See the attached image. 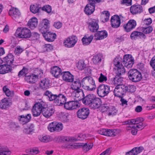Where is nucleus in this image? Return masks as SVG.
<instances>
[{
	"label": "nucleus",
	"mask_w": 155,
	"mask_h": 155,
	"mask_svg": "<svg viewBox=\"0 0 155 155\" xmlns=\"http://www.w3.org/2000/svg\"><path fill=\"white\" fill-rule=\"evenodd\" d=\"M134 58L130 54H125L123 57V63L124 65L123 66L122 63L118 58H115L114 60V64L116 67L115 68L117 70L116 75L113 78L114 83L116 86L124 85L122 84L123 80V78L121 76L124 74L126 70L124 67L129 69L132 68L134 63Z\"/></svg>",
	"instance_id": "obj_1"
},
{
	"label": "nucleus",
	"mask_w": 155,
	"mask_h": 155,
	"mask_svg": "<svg viewBox=\"0 0 155 155\" xmlns=\"http://www.w3.org/2000/svg\"><path fill=\"white\" fill-rule=\"evenodd\" d=\"M82 87L84 90L92 91L96 88L95 81L93 78L90 76H86L81 81Z\"/></svg>",
	"instance_id": "obj_2"
},
{
	"label": "nucleus",
	"mask_w": 155,
	"mask_h": 155,
	"mask_svg": "<svg viewBox=\"0 0 155 155\" xmlns=\"http://www.w3.org/2000/svg\"><path fill=\"white\" fill-rule=\"evenodd\" d=\"M128 75L129 80L134 82H139L142 78L141 72L135 69H130L128 72Z\"/></svg>",
	"instance_id": "obj_3"
},
{
	"label": "nucleus",
	"mask_w": 155,
	"mask_h": 155,
	"mask_svg": "<svg viewBox=\"0 0 155 155\" xmlns=\"http://www.w3.org/2000/svg\"><path fill=\"white\" fill-rule=\"evenodd\" d=\"M88 3L85 6L84 11L85 14L89 15L92 14L95 9L96 3L104 2V0H88Z\"/></svg>",
	"instance_id": "obj_4"
},
{
	"label": "nucleus",
	"mask_w": 155,
	"mask_h": 155,
	"mask_svg": "<svg viewBox=\"0 0 155 155\" xmlns=\"http://www.w3.org/2000/svg\"><path fill=\"white\" fill-rule=\"evenodd\" d=\"M110 91L109 86L104 84L100 85L97 87V93L100 97H103L107 96Z\"/></svg>",
	"instance_id": "obj_5"
},
{
	"label": "nucleus",
	"mask_w": 155,
	"mask_h": 155,
	"mask_svg": "<svg viewBox=\"0 0 155 155\" xmlns=\"http://www.w3.org/2000/svg\"><path fill=\"white\" fill-rule=\"evenodd\" d=\"M15 34L16 36L19 38H29L31 36L30 30L26 28H24L22 29L21 28H18Z\"/></svg>",
	"instance_id": "obj_6"
},
{
	"label": "nucleus",
	"mask_w": 155,
	"mask_h": 155,
	"mask_svg": "<svg viewBox=\"0 0 155 155\" xmlns=\"http://www.w3.org/2000/svg\"><path fill=\"white\" fill-rule=\"evenodd\" d=\"M43 104L41 102L35 103L31 111L33 116L34 117H37L40 115L42 113L43 109Z\"/></svg>",
	"instance_id": "obj_7"
},
{
	"label": "nucleus",
	"mask_w": 155,
	"mask_h": 155,
	"mask_svg": "<svg viewBox=\"0 0 155 155\" xmlns=\"http://www.w3.org/2000/svg\"><path fill=\"white\" fill-rule=\"evenodd\" d=\"M78 41L77 37L72 36H70L65 40L63 42L64 45L65 47L71 48L74 46Z\"/></svg>",
	"instance_id": "obj_8"
},
{
	"label": "nucleus",
	"mask_w": 155,
	"mask_h": 155,
	"mask_svg": "<svg viewBox=\"0 0 155 155\" xmlns=\"http://www.w3.org/2000/svg\"><path fill=\"white\" fill-rule=\"evenodd\" d=\"M123 18L121 15L119 16L115 15L112 16L111 18V26L114 28H117L120 26V20Z\"/></svg>",
	"instance_id": "obj_9"
},
{
	"label": "nucleus",
	"mask_w": 155,
	"mask_h": 155,
	"mask_svg": "<svg viewBox=\"0 0 155 155\" xmlns=\"http://www.w3.org/2000/svg\"><path fill=\"white\" fill-rule=\"evenodd\" d=\"M90 113V110L87 108L83 107L79 109L77 112L78 117L82 120L87 118Z\"/></svg>",
	"instance_id": "obj_10"
},
{
	"label": "nucleus",
	"mask_w": 155,
	"mask_h": 155,
	"mask_svg": "<svg viewBox=\"0 0 155 155\" xmlns=\"http://www.w3.org/2000/svg\"><path fill=\"white\" fill-rule=\"evenodd\" d=\"M64 107L69 110H71L78 108L80 106V104L78 102L75 101H70L66 102L64 104Z\"/></svg>",
	"instance_id": "obj_11"
},
{
	"label": "nucleus",
	"mask_w": 155,
	"mask_h": 155,
	"mask_svg": "<svg viewBox=\"0 0 155 155\" xmlns=\"http://www.w3.org/2000/svg\"><path fill=\"white\" fill-rule=\"evenodd\" d=\"M88 24V28L91 32H96L99 29V26L98 21L95 19H90Z\"/></svg>",
	"instance_id": "obj_12"
},
{
	"label": "nucleus",
	"mask_w": 155,
	"mask_h": 155,
	"mask_svg": "<svg viewBox=\"0 0 155 155\" xmlns=\"http://www.w3.org/2000/svg\"><path fill=\"white\" fill-rule=\"evenodd\" d=\"M45 40L48 42H52L56 38V35L55 33L48 32V30H46L44 32L41 33Z\"/></svg>",
	"instance_id": "obj_13"
},
{
	"label": "nucleus",
	"mask_w": 155,
	"mask_h": 155,
	"mask_svg": "<svg viewBox=\"0 0 155 155\" xmlns=\"http://www.w3.org/2000/svg\"><path fill=\"white\" fill-rule=\"evenodd\" d=\"M67 100L65 96L62 94H58L56 100L54 101V104L56 106L62 105L65 104Z\"/></svg>",
	"instance_id": "obj_14"
},
{
	"label": "nucleus",
	"mask_w": 155,
	"mask_h": 155,
	"mask_svg": "<svg viewBox=\"0 0 155 155\" xmlns=\"http://www.w3.org/2000/svg\"><path fill=\"white\" fill-rule=\"evenodd\" d=\"M137 25V22L134 19L129 20L126 24L123 26L125 31L127 32H129L134 29Z\"/></svg>",
	"instance_id": "obj_15"
},
{
	"label": "nucleus",
	"mask_w": 155,
	"mask_h": 155,
	"mask_svg": "<svg viewBox=\"0 0 155 155\" xmlns=\"http://www.w3.org/2000/svg\"><path fill=\"white\" fill-rule=\"evenodd\" d=\"M125 87L124 85L116 86L114 91V96L118 97H121L125 93Z\"/></svg>",
	"instance_id": "obj_16"
},
{
	"label": "nucleus",
	"mask_w": 155,
	"mask_h": 155,
	"mask_svg": "<svg viewBox=\"0 0 155 155\" xmlns=\"http://www.w3.org/2000/svg\"><path fill=\"white\" fill-rule=\"evenodd\" d=\"M14 56L12 54H9L6 56L5 57V62L7 64L10 65L12 68L17 66L18 63V62L15 61L14 59Z\"/></svg>",
	"instance_id": "obj_17"
},
{
	"label": "nucleus",
	"mask_w": 155,
	"mask_h": 155,
	"mask_svg": "<svg viewBox=\"0 0 155 155\" xmlns=\"http://www.w3.org/2000/svg\"><path fill=\"white\" fill-rule=\"evenodd\" d=\"M9 14L12 16V18L16 21L21 17V13L18 9L12 7L9 11Z\"/></svg>",
	"instance_id": "obj_18"
},
{
	"label": "nucleus",
	"mask_w": 155,
	"mask_h": 155,
	"mask_svg": "<svg viewBox=\"0 0 155 155\" xmlns=\"http://www.w3.org/2000/svg\"><path fill=\"white\" fill-rule=\"evenodd\" d=\"M130 38L132 40H136L138 38L145 39L146 36L143 32L134 31H133L130 35Z\"/></svg>",
	"instance_id": "obj_19"
},
{
	"label": "nucleus",
	"mask_w": 155,
	"mask_h": 155,
	"mask_svg": "<svg viewBox=\"0 0 155 155\" xmlns=\"http://www.w3.org/2000/svg\"><path fill=\"white\" fill-rule=\"evenodd\" d=\"M98 133L100 134L108 136H116L115 131L114 130L101 129L98 131Z\"/></svg>",
	"instance_id": "obj_20"
},
{
	"label": "nucleus",
	"mask_w": 155,
	"mask_h": 155,
	"mask_svg": "<svg viewBox=\"0 0 155 155\" xmlns=\"http://www.w3.org/2000/svg\"><path fill=\"white\" fill-rule=\"evenodd\" d=\"M143 11V7L140 5H134L130 8V12L133 15L140 14Z\"/></svg>",
	"instance_id": "obj_21"
},
{
	"label": "nucleus",
	"mask_w": 155,
	"mask_h": 155,
	"mask_svg": "<svg viewBox=\"0 0 155 155\" xmlns=\"http://www.w3.org/2000/svg\"><path fill=\"white\" fill-rule=\"evenodd\" d=\"M54 112L53 107H48L45 108L43 107L42 111V114L45 117L48 118L51 117Z\"/></svg>",
	"instance_id": "obj_22"
},
{
	"label": "nucleus",
	"mask_w": 155,
	"mask_h": 155,
	"mask_svg": "<svg viewBox=\"0 0 155 155\" xmlns=\"http://www.w3.org/2000/svg\"><path fill=\"white\" fill-rule=\"evenodd\" d=\"M62 75V79L65 81L71 82L74 81V76L69 71H63Z\"/></svg>",
	"instance_id": "obj_23"
},
{
	"label": "nucleus",
	"mask_w": 155,
	"mask_h": 155,
	"mask_svg": "<svg viewBox=\"0 0 155 155\" xmlns=\"http://www.w3.org/2000/svg\"><path fill=\"white\" fill-rule=\"evenodd\" d=\"M96 97L93 94H89L84 97L83 103L84 104L89 106Z\"/></svg>",
	"instance_id": "obj_24"
},
{
	"label": "nucleus",
	"mask_w": 155,
	"mask_h": 155,
	"mask_svg": "<svg viewBox=\"0 0 155 155\" xmlns=\"http://www.w3.org/2000/svg\"><path fill=\"white\" fill-rule=\"evenodd\" d=\"M31 118V114H28L25 116L21 115L18 117V119L20 123L22 125L25 124L30 121Z\"/></svg>",
	"instance_id": "obj_25"
},
{
	"label": "nucleus",
	"mask_w": 155,
	"mask_h": 155,
	"mask_svg": "<svg viewBox=\"0 0 155 155\" xmlns=\"http://www.w3.org/2000/svg\"><path fill=\"white\" fill-rule=\"evenodd\" d=\"M12 66L7 64L1 65L0 66V74H4L11 72Z\"/></svg>",
	"instance_id": "obj_26"
},
{
	"label": "nucleus",
	"mask_w": 155,
	"mask_h": 155,
	"mask_svg": "<svg viewBox=\"0 0 155 155\" xmlns=\"http://www.w3.org/2000/svg\"><path fill=\"white\" fill-rule=\"evenodd\" d=\"M107 32L105 30H103L97 31L95 34L94 36L95 39L97 40H100L106 38L107 36Z\"/></svg>",
	"instance_id": "obj_27"
},
{
	"label": "nucleus",
	"mask_w": 155,
	"mask_h": 155,
	"mask_svg": "<svg viewBox=\"0 0 155 155\" xmlns=\"http://www.w3.org/2000/svg\"><path fill=\"white\" fill-rule=\"evenodd\" d=\"M51 72L54 77L58 78L62 74L61 69L57 66H54L51 68Z\"/></svg>",
	"instance_id": "obj_28"
},
{
	"label": "nucleus",
	"mask_w": 155,
	"mask_h": 155,
	"mask_svg": "<svg viewBox=\"0 0 155 155\" xmlns=\"http://www.w3.org/2000/svg\"><path fill=\"white\" fill-rule=\"evenodd\" d=\"M101 103V99L96 97L90 104L89 106L94 109L98 108L100 107Z\"/></svg>",
	"instance_id": "obj_29"
},
{
	"label": "nucleus",
	"mask_w": 155,
	"mask_h": 155,
	"mask_svg": "<svg viewBox=\"0 0 155 155\" xmlns=\"http://www.w3.org/2000/svg\"><path fill=\"white\" fill-rule=\"evenodd\" d=\"M74 92L75 94V97L76 101H80L83 100L84 97V94L82 89H79L74 91Z\"/></svg>",
	"instance_id": "obj_30"
},
{
	"label": "nucleus",
	"mask_w": 155,
	"mask_h": 155,
	"mask_svg": "<svg viewBox=\"0 0 155 155\" xmlns=\"http://www.w3.org/2000/svg\"><path fill=\"white\" fill-rule=\"evenodd\" d=\"M143 148V147H135L131 150L126 153V155H137L142 151Z\"/></svg>",
	"instance_id": "obj_31"
},
{
	"label": "nucleus",
	"mask_w": 155,
	"mask_h": 155,
	"mask_svg": "<svg viewBox=\"0 0 155 155\" xmlns=\"http://www.w3.org/2000/svg\"><path fill=\"white\" fill-rule=\"evenodd\" d=\"M40 88L43 90L48 89L50 86L49 80L48 79L45 78L40 82Z\"/></svg>",
	"instance_id": "obj_32"
},
{
	"label": "nucleus",
	"mask_w": 155,
	"mask_h": 155,
	"mask_svg": "<svg viewBox=\"0 0 155 155\" xmlns=\"http://www.w3.org/2000/svg\"><path fill=\"white\" fill-rule=\"evenodd\" d=\"M38 22L37 18L35 17H33L29 19L27 25L31 29H33L36 27L38 25Z\"/></svg>",
	"instance_id": "obj_33"
},
{
	"label": "nucleus",
	"mask_w": 155,
	"mask_h": 155,
	"mask_svg": "<svg viewBox=\"0 0 155 155\" xmlns=\"http://www.w3.org/2000/svg\"><path fill=\"white\" fill-rule=\"evenodd\" d=\"M49 21L47 19H44L43 20L41 25L42 26L40 28V31L41 32H44L46 30H48V29L49 27Z\"/></svg>",
	"instance_id": "obj_34"
},
{
	"label": "nucleus",
	"mask_w": 155,
	"mask_h": 155,
	"mask_svg": "<svg viewBox=\"0 0 155 155\" xmlns=\"http://www.w3.org/2000/svg\"><path fill=\"white\" fill-rule=\"evenodd\" d=\"M11 104V103L7 99L5 98L0 102V107L2 109H5L8 108Z\"/></svg>",
	"instance_id": "obj_35"
},
{
	"label": "nucleus",
	"mask_w": 155,
	"mask_h": 155,
	"mask_svg": "<svg viewBox=\"0 0 155 155\" xmlns=\"http://www.w3.org/2000/svg\"><path fill=\"white\" fill-rule=\"evenodd\" d=\"M44 95L46 96L48 98V100L50 101L56 100L57 97V95L54 94L52 92L48 90L46 91L44 93Z\"/></svg>",
	"instance_id": "obj_36"
},
{
	"label": "nucleus",
	"mask_w": 155,
	"mask_h": 155,
	"mask_svg": "<svg viewBox=\"0 0 155 155\" xmlns=\"http://www.w3.org/2000/svg\"><path fill=\"white\" fill-rule=\"evenodd\" d=\"M82 85V83L79 79H76L72 82V85L71 86V89L74 90L81 89L80 88Z\"/></svg>",
	"instance_id": "obj_37"
},
{
	"label": "nucleus",
	"mask_w": 155,
	"mask_h": 155,
	"mask_svg": "<svg viewBox=\"0 0 155 155\" xmlns=\"http://www.w3.org/2000/svg\"><path fill=\"white\" fill-rule=\"evenodd\" d=\"M93 38V36L91 35L87 37L85 35L82 39L83 45L85 46L89 45L92 40Z\"/></svg>",
	"instance_id": "obj_38"
},
{
	"label": "nucleus",
	"mask_w": 155,
	"mask_h": 155,
	"mask_svg": "<svg viewBox=\"0 0 155 155\" xmlns=\"http://www.w3.org/2000/svg\"><path fill=\"white\" fill-rule=\"evenodd\" d=\"M38 76L35 74L27 76L26 77L27 81L29 83H35L38 79Z\"/></svg>",
	"instance_id": "obj_39"
},
{
	"label": "nucleus",
	"mask_w": 155,
	"mask_h": 155,
	"mask_svg": "<svg viewBox=\"0 0 155 155\" xmlns=\"http://www.w3.org/2000/svg\"><path fill=\"white\" fill-rule=\"evenodd\" d=\"M11 153L7 147L0 146V155H10Z\"/></svg>",
	"instance_id": "obj_40"
},
{
	"label": "nucleus",
	"mask_w": 155,
	"mask_h": 155,
	"mask_svg": "<svg viewBox=\"0 0 155 155\" xmlns=\"http://www.w3.org/2000/svg\"><path fill=\"white\" fill-rule=\"evenodd\" d=\"M102 58V55L101 54H99L94 56L92 60L94 63L97 64L101 62Z\"/></svg>",
	"instance_id": "obj_41"
},
{
	"label": "nucleus",
	"mask_w": 155,
	"mask_h": 155,
	"mask_svg": "<svg viewBox=\"0 0 155 155\" xmlns=\"http://www.w3.org/2000/svg\"><path fill=\"white\" fill-rule=\"evenodd\" d=\"M30 9L31 12L32 13L35 14L40 12L39 10L41 9V7L39 6L38 5L35 4L31 5L30 6Z\"/></svg>",
	"instance_id": "obj_42"
},
{
	"label": "nucleus",
	"mask_w": 155,
	"mask_h": 155,
	"mask_svg": "<svg viewBox=\"0 0 155 155\" xmlns=\"http://www.w3.org/2000/svg\"><path fill=\"white\" fill-rule=\"evenodd\" d=\"M93 145V143H85V144L81 143L78 146L81 147L83 149L86 151H88L92 147Z\"/></svg>",
	"instance_id": "obj_43"
},
{
	"label": "nucleus",
	"mask_w": 155,
	"mask_h": 155,
	"mask_svg": "<svg viewBox=\"0 0 155 155\" xmlns=\"http://www.w3.org/2000/svg\"><path fill=\"white\" fill-rule=\"evenodd\" d=\"M117 112V110L114 107H110L106 112V114L108 116H114L115 115Z\"/></svg>",
	"instance_id": "obj_44"
},
{
	"label": "nucleus",
	"mask_w": 155,
	"mask_h": 155,
	"mask_svg": "<svg viewBox=\"0 0 155 155\" xmlns=\"http://www.w3.org/2000/svg\"><path fill=\"white\" fill-rule=\"evenodd\" d=\"M125 91L126 93L127 92H133L135 91V87L134 85H129L126 86L124 85Z\"/></svg>",
	"instance_id": "obj_45"
},
{
	"label": "nucleus",
	"mask_w": 155,
	"mask_h": 155,
	"mask_svg": "<svg viewBox=\"0 0 155 155\" xmlns=\"http://www.w3.org/2000/svg\"><path fill=\"white\" fill-rule=\"evenodd\" d=\"M61 140L65 142H69L76 141L77 140H80V138L75 139L74 137H70L64 136L61 137Z\"/></svg>",
	"instance_id": "obj_46"
},
{
	"label": "nucleus",
	"mask_w": 155,
	"mask_h": 155,
	"mask_svg": "<svg viewBox=\"0 0 155 155\" xmlns=\"http://www.w3.org/2000/svg\"><path fill=\"white\" fill-rule=\"evenodd\" d=\"M34 124H31L28 127L25 128L23 131L26 134H30L34 130Z\"/></svg>",
	"instance_id": "obj_47"
},
{
	"label": "nucleus",
	"mask_w": 155,
	"mask_h": 155,
	"mask_svg": "<svg viewBox=\"0 0 155 155\" xmlns=\"http://www.w3.org/2000/svg\"><path fill=\"white\" fill-rule=\"evenodd\" d=\"M86 65L85 64L84 61H78L77 67L78 69L81 70H83L86 67Z\"/></svg>",
	"instance_id": "obj_48"
},
{
	"label": "nucleus",
	"mask_w": 155,
	"mask_h": 155,
	"mask_svg": "<svg viewBox=\"0 0 155 155\" xmlns=\"http://www.w3.org/2000/svg\"><path fill=\"white\" fill-rule=\"evenodd\" d=\"M42 11H44L48 13H50L52 10L51 7L49 5H46L42 7L41 8Z\"/></svg>",
	"instance_id": "obj_49"
},
{
	"label": "nucleus",
	"mask_w": 155,
	"mask_h": 155,
	"mask_svg": "<svg viewBox=\"0 0 155 155\" xmlns=\"http://www.w3.org/2000/svg\"><path fill=\"white\" fill-rule=\"evenodd\" d=\"M26 152L27 153H30V154H36L39 152V150L37 148L34 147L29 150H27Z\"/></svg>",
	"instance_id": "obj_50"
},
{
	"label": "nucleus",
	"mask_w": 155,
	"mask_h": 155,
	"mask_svg": "<svg viewBox=\"0 0 155 155\" xmlns=\"http://www.w3.org/2000/svg\"><path fill=\"white\" fill-rule=\"evenodd\" d=\"M38 138L40 141L43 142H48L50 140L49 136L47 135L44 136H40L38 137Z\"/></svg>",
	"instance_id": "obj_51"
},
{
	"label": "nucleus",
	"mask_w": 155,
	"mask_h": 155,
	"mask_svg": "<svg viewBox=\"0 0 155 155\" xmlns=\"http://www.w3.org/2000/svg\"><path fill=\"white\" fill-rule=\"evenodd\" d=\"M55 123L54 122H52L50 123L48 127V130L51 132H53L55 130Z\"/></svg>",
	"instance_id": "obj_52"
},
{
	"label": "nucleus",
	"mask_w": 155,
	"mask_h": 155,
	"mask_svg": "<svg viewBox=\"0 0 155 155\" xmlns=\"http://www.w3.org/2000/svg\"><path fill=\"white\" fill-rule=\"evenodd\" d=\"M55 127L56 131L58 132L62 130L63 128V125L61 123L55 122Z\"/></svg>",
	"instance_id": "obj_53"
},
{
	"label": "nucleus",
	"mask_w": 155,
	"mask_h": 155,
	"mask_svg": "<svg viewBox=\"0 0 155 155\" xmlns=\"http://www.w3.org/2000/svg\"><path fill=\"white\" fill-rule=\"evenodd\" d=\"M3 90L7 96H12L13 95V94L11 92L8 88H6V86H4L3 87Z\"/></svg>",
	"instance_id": "obj_54"
},
{
	"label": "nucleus",
	"mask_w": 155,
	"mask_h": 155,
	"mask_svg": "<svg viewBox=\"0 0 155 155\" xmlns=\"http://www.w3.org/2000/svg\"><path fill=\"white\" fill-rule=\"evenodd\" d=\"M153 28L151 26H149L143 28V32L145 34H149L153 30Z\"/></svg>",
	"instance_id": "obj_55"
},
{
	"label": "nucleus",
	"mask_w": 155,
	"mask_h": 155,
	"mask_svg": "<svg viewBox=\"0 0 155 155\" xmlns=\"http://www.w3.org/2000/svg\"><path fill=\"white\" fill-rule=\"evenodd\" d=\"M103 15H104V21H107L109 18L110 13L108 11H104L102 12Z\"/></svg>",
	"instance_id": "obj_56"
},
{
	"label": "nucleus",
	"mask_w": 155,
	"mask_h": 155,
	"mask_svg": "<svg viewBox=\"0 0 155 155\" xmlns=\"http://www.w3.org/2000/svg\"><path fill=\"white\" fill-rule=\"evenodd\" d=\"M109 107V104H104L101 105V110L103 112H107Z\"/></svg>",
	"instance_id": "obj_57"
},
{
	"label": "nucleus",
	"mask_w": 155,
	"mask_h": 155,
	"mask_svg": "<svg viewBox=\"0 0 155 155\" xmlns=\"http://www.w3.org/2000/svg\"><path fill=\"white\" fill-rule=\"evenodd\" d=\"M23 50V48H22L20 46H18L15 49L14 51V53L15 54H21Z\"/></svg>",
	"instance_id": "obj_58"
},
{
	"label": "nucleus",
	"mask_w": 155,
	"mask_h": 155,
	"mask_svg": "<svg viewBox=\"0 0 155 155\" xmlns=\"http://www.w3.org/2000/svg\"><path fill=\"white\" fill-rule=\"evenodd\" d=\"M107 80V77L103 75L102 73H101L100 77L98 78V81L100 82H102L106 81Z\"/></svg>",
	"instance_id": "obj_59"
},
{
	"label": "nucleus",
	"mask_w": 155,
	"mask_h": 155,
	"mask_svg": "<svg viewBox=\"0 0 155 155\" xmlns=\"http://www.w3.org/2000/svg\"><path fill=\"white\" fill-rule=\"evenodd\" d=\"M121 4H125L127 6H130L132 5V0H122Z\"/></svg>",
	"instance_id": "obj_60"
},
{
	"label": "nucleus",
	"mask_w": 155,
	"mask_h": 155,
	"mask_svg": "<svg viewBox=\"0 0 155 155\" xmlns=\"http://www.w3.org/2000/svg\"><path fill=\"white\" fill-rule=\"evenodd\" d=\"M134 124H138L140 122H142L144 120V119L142 117H138L136 119H134Z\"/></svg>",
	"instance_id": "obj_61"
},
{
	"label": "nucleus",
	"mask_w": 155,
	"mask_h": 155,
	"mask_svg": "<svg viewBox=\"0 0 155 155\" xmlns=\"http://www.w3.org/2000/svg\"><path fill=\"white\" fill-rule=\"evenodd\" d=\"M44 47L46 50L47 51L51 50L53 49L52 45L50 44H45L44 45Z\"/></svg>",
	"instance_id": "obj_62"
},
{
	"label": "nucleus",
	"mask_w": 155,
	"mask_h": 155,
	"mask_svg": "<svg viewBox=\"0 0 155 155\" xmlns=\"http://www.w3.org/2000/svg\"><path fill=\"white\" fill-rule=\"evenodd\" d=\"M150 64L153 68H155V56L152 58L150 61Z\"/></svg>",
	"instance_id": "obj_63"
},
{
	"label": "nucleus",
	"mask_w": 155,
	"mask_h": 155,
	"mask_svg": "<svg viewBox=\"0 0 155 155\" xmlns=\"http://www.w3.org/2000/svg\"><path fill=\"white\" fill-rule=\"evenodd\" d=\"M62 24L60 22H55L53 25L57 29L60 28L61 27Z\"/></svg>",
	"instance_id": "obj_64"
}]
</instances>
